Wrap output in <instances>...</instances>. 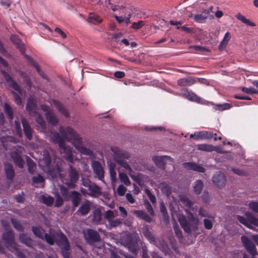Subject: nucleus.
Listing matches in <instances>:
<instances>
[{"label": "nucleus", "instance_id": "obj_1", "mask_svg": "<svg viewBox=\"0 0 258 258\" xmlns=\"http://www.w3.org/2000/svg\"><path fill=\"white\" fill-rule=\"evenodd\" d=\"M111 150L113 153V157L114 161L117 162L121 167L125 168L129 172L130 176L137 182L140 185H142L141 181L139 178H142V175L140 174L138 177L133 174L132 169L126 161L124 159H127L130 157V155L128 153L123 151L117 147H112L111 148Z\"/></svg>", "mask_w": 258, "mask_h": 258}, {"label": "nucleus", "instance_id": "obj_2", "mask_svg": "<svg viewBox=\"0 0 258 258\" xmlns=\"http://www.w3.org/2000/svg\"><path fill=\"white\" fill-rule=\"evenodd\" d=\"M61 136L67 140L72 141L75 148L81 154L90 155L91 151L84 147L81 144V139L78 135L70 127H67L63 131L60 130Z\"/></svg>", "mask_w": 258, "mask_h": 258}, {"label": "nucleus", "instance_id": "obj_3", "mask_svg": "<svg viewBox=\"0 0 258 258\" xmlns=\"http://www.w3.org/2000/svg\"><path fill=\"white\" fill-rule=\"evenodd\" d=\"M51 139L53 142H55L59 143V146L60 147V152H61L62 157L66 158L67 160L73 162L74 160V154L72 152L70 148L62 142L61 139L58 135L52 138Z\"/></svg>", "mask_w": 258, "mask_h": 258}, {"label": "nucleus", "instance_id": "obj_4", "mask_svg": "<svg viewBox=\"0 0 258 258\" xmlns=\"http://www.w3.org/2000/svg\"><path fill=\"white\" fill-rule=\"evenodd\" d=\"M178 221L182 227L187 233L190 232L191 229L194 228L198 223V220L194 217L192 214L189 216L188 222L186 221L185 217L182 215H179Z\"/></svg>", "mask_w": 258, "mask_h": 258}, {"label": "nucleus", "instance_id": "obj_5", "mask_svg": "<svg viewBox=\"0 0 258 258\" xmlns=\"http://www.w3.org/2000/svg\"><path fill=\"white\" fill-rule=\"evenodd\" d=\"M27 109L31 114H34L36 119V121L42 127L45 126V122L40 116V115L36 111L35 102L33 100H29L27 104Z\"/></svg>", "mask_w": 258, "mask_h": 258}, {"label": "nucleus", "instance_id": "obj_6", "mask_svg": "<svg viewBox=\"0 0 258 258\" xmlns=\"http://www.w3.org/2000/svg\"><path fill=\"white\" fill-rule=\"evenodd\" d=\"M245 216L247 218L246 219L241 216H237V219L241 223L250 229L253 228L251 224L258 226V219L253 216L248 212L245 213Z\"/></svg>", "mask_w": 258, "mask_h": 258}, {"label": "nucleus", "instance_id": "obj_7", "mask_svg": "<svg viewBox=\"0 0 258 258\" xmlns=\"http://www.w3.org/2000/svg\"><path fill=\"white\" fill-rule=\"evenodd\" d=\"M241 239L244 246L247 250L253 256V258H257L258 255L256 252L255 245L250 241L248 238L245 236H242Z\"/></svg>", "mask_w": 258, "mask_h": 258}, {"label": "nucleus", "instance_id": "obj_8", "mask_svg": "<svg viewBox=\"0 0 258 258\" xmlns=\"http://www.w3.org/2000/svg\"><path fill=\"white\" fill-rule=\"evenodd\" d=\"M33 233L37 236L43 238L45 237L46 241L50 244L54 243V236L47 234H45L44 230L41 227H36L33 228Z\"/></svg>", "mask_w": 258, "mask_h": 258}, {"label": "nucleus", "instance_id": "obj_9", "mask_svg": "<svg viewBox=\"0 0 258 258\" xmlns=\"http://www.w3.org/2000/svg\"><path fill=\"white\" fill-rule=\"evenodd\" d=\"M213 133L208 131L196 132L190 135V138L196 140L210 139L213 137Z\"/></svg>", "mask_w": 258, "mask_h": 258}, {"label": "nucleus", "instance_id": "obj_10", "mask_svg": "<svg viewBox=\"0 0 258 258\" xmlns=\"http://www.w3.org/2000/svg\"><path fill=\"white\" fill-rule=\"evenodd\" d=\"M131 13L127 9H123L122 13L119 16L114 15L116 20L119 23H125L128 24L130 23Z\"/></svg>", "mask_w": 258, "mask_h": 258}, {"label": "nucleus", "instance_id": "obj_11", "mask_svg": "<svg viewBox=\"0 0 258 258\" xmlns=\"http://www.w3.org/2000/svg\"><path fill=\"white\" fill-rule=\"evenodd\" d=\"M3 238L6 242V246L16 250V244L14 241L13 235L11 231H8L3 235Z\"/></svg>", "mask_w": 258, "mask_h": 258}, {"label": "nucleus", "instance_id": "obj_12", "mask_svg": "<svg viewBox=\"0 0 258 258\" xmlns=\"http://www.w3.org/2000/svg\"><path fill=\"white\" fill-rule=\"evenodd\" d=\"M181 94L185 98L188 99L189 100L201 103L202 104L206 103V101L205 100H202L193 92L189 91L188 90H183L182 91Z\"/></svg>", "mask_w": 258, "mask_h": 258}, {"label": "nucleus", "instance_id": "obj_13", "mask_svg": "<svg viewBox=\"0 0 258 258\" xmlns=\"http://www.w3.org/2000/svg\"><path fill=\"white\" fill-rule=\"evenodd\" d=\"M213 183L218 187H221L225 185L226 178L223 173L219 172L213 177Z\"/></svg>", "mask_w": 258, "mask_h": 258}, {"label": "nucleus", "instance_id": "obj_14", "mask_svg": "<svg viewBox=\"0 0 258 258\" xmlns=\"http://www.w3.org/2000/svg\"><path fill=\"white\" fill-rule=\"evenodd\" d=\"M117 215L116 211L108 210L106 212L104 217L106 218L111 226H116L118 225L120 222L118 220L113 221L112 219Z\"/></svg>", "mask_w": 258, "mask_h": 258}, {"label": "nucleus", "instance_id": "obj_15", "mask_svg": "<svg viewBox=\"0 0 258 258\" xmlns=\"http://www.w3.org/2000/svg\"><path fill=\"white\" fill-rule=\"evenodd\" d=\"M92 166L98 178L102 180L104 177V171L100 163L97 161H93Z\"/></svg>", "mask_w": 258, "mask_h": 258}, {"label": "nucleus", "instance_id": "obj_16", "mask_svg": "<svg viewBox=\"0 0 258 258\" xmlns=\"http://www.w3.org/2000/svg\"><path fill=\"white\" fill-rule=\"evenodd\" d=\"M41 107L44 111H47L45 113V116L47 121L52 124H56L57 122V120L54 113L52 111L49 110L47 106L46 105H42Z\"/></svg>", "mask_w": 258, "mask_h": 258}, {"label": "nucleus", "instance_id": "obj_17", "mask_svg": "<svg viewBox=\"0 0 258 258\" xmlns=\"http://www.w3.org/2000/svg\"><path fill=\"white\" fill-rule=\"evenodd\" d=\"M152 160L155 164L159 166H162L167 161L172 162V158L168 156H155L153 157Z\"/></svg>", "mask_w": 258, "mask_h": 258}, {"label": "nucleus", "instance_id": "obj_18", "mask_svg": "<svg viewBox=\"0 0 258 258\" xmlns=\"http://www.w3.org/2000/svg\"><path fill=\"white\" fill-rule=\"evenodd\" d=\"M58 236L59 238L60 241L58 242V244L59 245L63 246V251L62 253L64 258H67L68 254L67 253H65L64 250L67 251L69 249V245L67 240L66 237L62 234H60L58 235Z\"/></svg>", "mask_w": 258, "mask_h": 258}, {"label": "nucleus", "instance_id": "obj_19", "mask_svg": "<svg viewBox=\"0 0 258 258\" xmlns=\"http://www.w3.org/2000/svg\"><path fill=\"white\" fill-rule=\"evenodd\" d=\"M183 167L187 170H192L199 172H204L205 171L204 168L192 162H186L183 164Z\"/></svg>", "mask_w": 258, "mask_h": 258}, {"label": "nucleus", "instance_id": "obj_20", "mask_svg": "<svg viewBox=\"0 0 258 258\" xmlns=\"http://www.w3.org/2000/svg\"><path fill=\"white\" fill-rule=\"evenodd\" d=\"M70 179L69 181H66L65 183L69 187L73 186L79 178L77 172L75 170L71 169L70 173Z\"/></svg>", "mask_w": 258, "mask_h": 258}, {"label": "nucleus", "instance_id": "obj_21", "mask_svg": "<svg viewBox=\"0 0 258 258\" xmlns=\"http://www.w3.org/2000/svg\"><path fill=\"white\" fill-rule=\"evenodd\" d=\"M197 149L199 150L204 151L207 152H211L216 151L217 152H220L219 148L214 147L211 145L208 144H200L197 145Z\"/></svg>", "mask_w": 258, "mask_h": 258}, {"label": "nucleus", "instance_id": "obj_22", "mask_svg": "<svg viewBox=\"0 0 258 258\" xmlns=\"http://www.w3.org/2000/svg\"><path fill=\"white\" fill-rule=\"evenodd\" d=\"M108 165L109 168L110 175V177H111V179L112 181V184L113 185V187H114V184H115V180H116V170H115V164H114L113 163H111V162L110 163L108 162Z\"/></svg>", "mask_w": 258, "mask_h": 258}, {"label": "nucleus", "instance_id": "obj_23", "mask_svg": "<svg viewBox=\"0 0 258 258\" xmlns=\"http://www.w3.org/2000/svg\"><path fill=\"white\" fill-rule=\"evenodd\" d=\"M88 21L93 24H99L101 23L102 19L97 14L90 13L88 16Z\"/></svg>", "mask_w": 258, "mask_h": 258}, {"label": "nucleus", "instance_id": "obj_24", "mask_svg": "<svg viewBox=\"0 0 258 258\" xmlns=\"http://www.w3.org/2000/svg\"><path fill=\"white\" fill-rule=\"evenodd\" d=\"M84 235L86 238H89L94 241L98 240L99 238V236L98 233L91 229L87 230L86 231H85Z\"/></svg>", "mask_w": 258, "mask_h": 258}, {"label": "nucleus", "instance_id": "obj_25", "mask_svg": "<svg viewBox=\"0 0 258 258\" xmlns=\"http://www.w3.org/2000/svg\"><path fill=\"white\" fill-rule=\"evenodd\" d=\"M22 123L26 136L29 140H30L32 137V130L29 125L27 121L24 119L22 120Z\"/></svg>", "mask_w": 258, "mask_h": 258}, {"label": "nucleus", "instance_id": "obj_26", "mask_svg": "<svg viewBox=\"0 0 258 258\" xmlns=\"http://www.w3.org/2000/svg\"><path fill=\"white\" fill-rule=\"evenodd\" d=\"M91 203L88 201L85 202L80 208L79 211L82 215L87 214L90 210Z\"/></svg>", "mask_w": 258, "mask_h": 258}, {"label": "nucleus", "instance_id": "obj_27", "mask_svg": "<svg viewBox=\"0 0 258 258\" xmlns=\"http://www.w3.org/2000/svg\"><path fill=\"white\" fill-rule=\"evenodd\" d=\"M12 158L13 159L15 163L20 168L23 167L24 162L22 160L21 156L17 153H12L11 155Z\"/></svg>", "mask_w": 258, "mask_h": 258}, {"label": "nucleus", "instance_id": "obj_28", "mask_svg": "<svg viewBox=\"0 0 258 258\" xmlns=\"http://www.w3.org/2000/svg\"><path fill=\"white\" fill-rule=\"evenodd\" d=\"M177 83L181 86H190L195 83V81L190 78H182L178 80Z\"/></svg>", "mask_w": 258, "mask_h": 258}, {"label": "nucleus", "instance_id": "obj_29", "mask_svg": "<svg viewBox=\"0 0 258 258\" xmlns=\"http://www.w3.org/2000/svg\"><path fill=\"white\" fill-rule=\"evenodd\" d=\"M231 38V36L229 32H227L225 33V36L222 41L219 45V48L220 49H224Z\"/></svg>", "mask_w": 258, "mask_h": 258}, {"label": "nucleus", "instance_id": "obj_30", "mask_svg": "<svg viewBox=\"0 0 258 258\" xmlns=\"http://www.w3.org/2000/svg\"><path fill=\"white\" fill-rule=\"evenodd\" d=\"M44 178L40 175L33 177V184L36 186H43Z\"/></svg>", "mask_w": 258, "mask_h": 258}, {"label": "nucleus", "instance_id": "obj_31", "mask_svg": "<svg viewBox=\"0 0 258 258\" xmlns=\"http://www.w3.org/2000/svg\"><path fill=\"white\" fill-rule=\"evenodd\" d=\"M236 17L237 19L239 20L242 21L243 23H245L246 25L251 26H255V24L251 22L249 19H246L245 17H244L243 15H241L240 14H238Z\"/></svg>", "mask_w": 258, "mask_h": 258}, {"label": "nucleus", "instance_id": "obj_32", "mask_svg": "<svg viewBox=\"0 0 258 258\" xmlns=\"http://www.w3.org/2000/svg\"><path fill=\"white\" fill-rule=\"evenodd\" d=\"M118 175L119 178L121 182L123 183L126 186L131 184L130 179L126 174L119 172Z\"/></svg>", "mask_w": 258, "mask_h": 258}, {"label": "nucleus", "instance_id": "obj_33", "mask_svg": "<svg viewBox=\"0 0 258 258\" xmlns=\"http://www.w3.org/2000/svg\"><path fill=\"white\" fill-rule=\"evenodd\" d=\"M179 203L181 205H182L185 206L186 207L189 209L191 208V205L192 203L186 197L183 196H180Z\"/></svg>", "mask_w": 258, "mask_h": 258}, {"label": "nucleus", "instance_id": "obj_34", "mask_svg": "<svg viewBox=\"0 0 258 258\" xmlns=\"http://www.w3.org/2000/svg\"><path fill=\"white\" fill-rule=\"evenodd\" d=\"M203 187V184L200 180L196 181L194 185V191L197 195L201 193Z\"/></svg>", "mask_w": 258, "mask_h": 258}, {"label": "nucleus", "instance_id": "obj_35", "mask_svg": "<svg viewBox=\"0 0 258 258\" xmlns=\"http://www.w3.org/2000/svg\"><path fill=\"white\" fill-rule=\"evenodd\" d=\"M5 170L7 177L11 179L14 175V170L11 164H5Z\"/></svg>", "mask_w": 258, "mask_h": 258}, {"label": "nucleus", "instance_id": "obj_36", "mask_svg": "<svg viewBox=\"0 0 258 258\" xmlns=\"http://www.w3.org/2000/svg\"><path fill=\"white\" fill-rule=\"evenodd\" d=\"M159 188L161 189L163 193H165L167 196H168L171 192L170 187L165 183H161L159 185Z\"/></svg>", "mask_w": 258, "mask_h": 258}, {"label": "nucleus", "instance_id": "obj_37", "mask_svg": "<svg viewBox=\"0 0 258 258\" xmlns=\"http://www.w3.org/2000/svg\"><path fill=\"white\" fill-rule=\"evenodd\" d=\"M88 189L90 191V194L94 196L100 192V188L93 183L89 186Z\"/></svg>", "mask_w": 258, "mask_h": 258}, {"label": "nucleus", "instance_id": "obj_38", "mask_svg": "<svg viewBox=\"0 0 258 258\" xmlns=\"http://www.w3.org/2000/svg\"><path fill=\"white\" fill-rule=\"evenodd\" d=\"M11 38V40L18 45L20 50L22 52H24V47L23 44H21V41L15 36H12Z\"/></svg>", "mask_w": 258, "mask_h": 258}, {"label": "nucleus", "instance_id": "obj_39", "mask_svg": "<svg viewBox=\"0 0 258 258\" xmlns=\"http://www.w3.org/2000/svg\"><path fill=\"white\" fill-rule=\"evenodd\" d=\"M41 200L43 203L48 206L51 205L53 202V198L49 196H42Z\"/></svg>", "mask_w": 258, "mask_h": 258}, {"label": "nucleus", "instance_id": "obj_40", "mask_svg": "<svg viewBox=\"0 0 258 258\" xmlns=\"http://www.w3.org/2000/svg\"><path fill=\"white\" fill-rule=\"evenodd\" d=\"M208 18L207 15H203L202 14H198L194 16V20L198 23L204 22Z\"/></svg>", "mask_w": 258, "mask_h": 258}, {"label": "nucleus", "instance_id": "obj_41", "mask_svg": "<svg viewBox=\"0 0 258 258\" xmlns=\"http://www.w3.org/2000/svg\"><path fill=\"white\" fill-rule=\"evenodd\" d=\"M5 77L6 80L8 82H10L11 85H12V86L13 87V88L15 90H16L18 92L20 91V88H19V86L15 82H14V81H13L12 80L11 78L9 75H5Z\"/></svg>", "mask_w": 258, "mask_h": 258}, {"label": "nucleus", "instance_id": "obj_42", "mask_svg": "<svg viewBox=\"0 0 258 258\" xmlns=\"http://www.w3.org/2000/svg\"><path fill=\"white\" fill-rule=\"evenodd\" d=\"M72 202L75 206H77L78 205L80 199L79 197V194L78 192L74 191L72 193Z\"/></svg>", "mask_w": 258, "mask_h": 258}, {"label": "nucleus", "instance_id": "obj_43", "mask_svg": "<svg viewBox=\"0 0 258 258\" xmlns=\"http://www.w3.org/2000/svg\"><path fill=\"white\" fill-rule=\"evenodd\" d=\"M230 108V105L228 103H224L223 104H218L215 105L214 108L216 110H224L226 109H229Z\"/></svg>", "mask_w": 258, "mask_h": 258}, {"label": "nucleus", "instance_id": "obj_44", "mask_svg": "<svg viewBox=\"0 0 258 258\" xmlns=\"http://www.w3.org/2000/svg\"><path fill=\"white\" fill-rule=\"evenodd\" d=\"M101 219V211L99 209L95 210L94 212V220L98 222Z\"/></svg>", "mask_w": 258, "mask_h": 258}, {"label": "nucleus", "instance_id": "obj_45", "mask_svg": "<svg viewBox=\"0 0 258 258\" xmlns=\"http://www.w3.org/2000/svg\"><path fill=\"white\" fill-rule=\"evenodd\" d=\"M20 239L22 242L28 245H29L31 243L30 238L24 234H21L20 235Z\"/></svg>", "mask_w": 258, "mask_h": 258}, {"label": "nucleus", "instance_id": "obj_46", "mask_svg": "<svg viewBox=\"0 0 258 258\" xmlns=\"http://www.w3.org/2000/svg\"><path fill=\"white\" fill-rule=\"evenodd\" d=\"M53 102L54 104L61 112L62 113H63L66 116H68L67 112L62 107H61L59 102L56 100H54Z\"/></svg>", "mask_w": 258, "mask_h": 258}, {"label": "nucleus", "instance_id": "obj_47", "mask_svg": "<svg viewBox=\"0 0 258 258\" xmlns=\"http://www.w3.org/2000/svg\"><path fill=\"white\" fill-rule=\"evenodd\" d=\"M126 191V188L122 184L119 185L117 188V193L120 196H124Z\"/></svg>", "mask_w": 258, "mask_h": 258}, {"label": "nucleus", "instance_id": "obj_48", "mask_svg": "<svg viewBox=\"0 0 258 258\" xmlns=\"http://www.w3.org/2000/svg\"><path fill=\"white\" fill-rule=\"evenodd\" d=\"M145 25L144 21H139L137 22H134L132 24V28L134 29H139Z\"/></svg>", "mask_w": 258, "mask_h": 258}, {"label": "nucleus", "instance_id": "obj_49", "mask_svg": "<svg viewBox=\"0 0 258 258\" xmlns=\"http://www.w3.org/2000/svg\"><path fill=\"white\" fill-rule=\"evenodd\" d=\"M241 90L243 92L247 94H255L257 93V91L253 88H247L246 87H243L242 88Z\"/></svg>", "mask_w": 258, "mask_h": 258}, {"label": "nucleus", "instance_id": "obj_50", "mask_svg": "<svg viewBox=\"0 0 258 258\" xmlns=\"http://www.w3.org/2000/svg\"><path fill=\"white\" fill-rule=\"evenodd\" d=\"M249 208L254 212L258 213V203L251 202L248 205Z\"/></svg>", "mask_w": 258, "mask_h": 258}, {"label": "nucleus", "instance_id": "obj_51", "mask_svg": "<svg viewBox=\"0 0 258 258\" xmlns=\"http://www.w3.org/2000/svg\"><path fill=\"white\" fill-rule=\"evenodd\" d=\"M5 110L7 112L10 119H12L13 118L12 116V111L11 110V107L7 104H6L5 105Z\"/></svg>", "mask_w": 258, "mask_h": 258}, {"label": "nucleus", "instance_id": "obj_52", "mask_svg": "<svg viewBox=\"0 0 258 258\" xmlns=\"http://www.w3.org/2000/svg\"><path fill=\"white\" fill-rule=\"evenodd\" d=\"M15 128H16V132L17 135L19 137H21L22 136V132L21 131V126L19 123H18L17 121H15Z\"/></svg>", "mask_w": 258, "mask_h": 258}, {"label": "nucleus", "instance_id": "obj_53", "mask_svg": "<svg viewBox=\"0 0 258 258\" xmlns=\"http://www.w3.org/2000/svg\"><path fill=\"white\" fill-rule=\"evenodd\" d=\"M204 225L206 228L208 229H211L212 228V222L208 219L204 220Z\"/></svg>", "mask_w": 258, "mask_h": 258}, {"label": "nucleus", "instance_id": "obj_54", "mask_svg": "<svg viewBox=\"0 0 258 258\" xmlns=\"http://www.w3.org/2000/svg\"><path fill=\"white\" fill-rule=\"evenodd\" d=\"M55 31L56 32H57V33H58L62 38H66V37H67L66 34L59 28H58V27L55 28Z\"/></svg>", "mask_w": 258, "mask_h": 258}, {"label": "nucleus", "instance_id": "obj_55", "mask_svg": "<svg viewBox=\"0 0 258 258\" xmlns=\"http://www.w3.org/2000/svg\"><path fill=\"white\" fill-rule=\"evenodd\" d=\"M146 193L147 195L148 196L150 201L153 203H154L156 202V198L155 197L152 195L151 192L149 190L146 189Z\"/></svg>", "mask_w": 258, "mask_h": 258}, {"label": "nucleus", "instance_id": "obj_56", "mask_svg": "<svg viewBox=\"0 0 258 258\" xmlns=\"http://www.w3.org/2000/svg\"><path fill=\"white\" fill-rule=\"evenodd\" d=\"M11 4V1L10 0H0V4L2 6L9 7Z\"/></svg>", "mask_w": 258, "mask_h": 258}, {"label": "nucleus", "instance_id": "obj_57", "mask_svg": "<svg viewBox=\"0 0 258 258\" xmlns=\"http://www.w3.org/2000/svg\"><path fill=\"white\" fill-rule=\"evenodd\" d=\"M126 199L127 200V201L131 204H133L135 203V200H134V198H133V196L132 195V194H130V193H127L126 195Z\"/></svg>", "mask_w": 258, "mask_h": 258}, {"label": "nucleus", "instance_id": "obj_58", "mask_svg": "<svg viewBox=\"0 0 258 258\" xmlns=\"http://www.w3.org/2000/svg\"><path fill=\"white\" fill-rule=\"evenodd\" d=\"M133 213L136 215L138 217L141 218L142 219L143 217L144 216V214L145 213H144V212L142 211H137V210H135V211H134L133 212Z\"/></svg>", "mask_w": 258, "mask_h": 258}, {"label": "nucleus", "instance_id": "obj_59", "mask_svg": "<svg viewBox=\"0 0 258 258\" xmlns=\"http://www.w3.org/2000/svg\"><path fill=\"white\" fill-rule=\"evenodd\" d=\"M28 165L30 172H32L34 169V163L31 160H28Z\"/></svg>", "mask_w": 258, "mask_h": 258}, {"label": "nucleus", "instance_id": "obj_60", "mask_svg": "<svg viewBox=\"0 0 258 258\" xmlns=\"http://www.w3.org/2000/svg\"><path fill=\"white\" fill-rule=\"evenodd\" d=\"M124 73L121 71L116 72L114 73V76L117 78H122L124 76Z\"/></svg>", "mask_w": 258, "mask_h": 258}, {"label": "nucleus", "instance_id": "obj_61", "mask_svg": "<svg viewBox=\"0 0 258 258\" xmlns=\"http://www.w3.org/2000/svg\"><path fill=\"white\" fill-rule=\"evenodd\" d=\"M62 203V199L58 196L56 200V202L55 203V205L56 207H59L61 205Z\"/></svg>", "mask_w": 258, "mask_h": 258}, {"label": "nucleus", "instance_id": "obj_62", "mask_svg": "<svg viewBox=\"0 0 258 258\" xmlns=\"http://www.w3.org/2000/svg\"><path fill=\"white\" fill-rule=\"evenodd\" d=\"M232 171L234 173L238 175H243L244 174V173L243 171H242L238 169L233 168L232 169Z\"/></svg>", "mask_w": 258, "mask_h": 258}, {"label": "nucleus", "instance_id": "obj_63", "mask_svg": "<svg viewBox=\"0 0 258 258\" xmlns=\"http://www.w3.org/2000/svg\"><path fill=\"white\" fill-rule=\"evenodd\" d=\"M174 229L177 236L178 237H180L181 236V232L180 230L178 228V227L177 226H174Z\"/></svg>", "mask_w": 258, "mask_h": 258}, {"label": "nucleus", "instance_id": "obj_64", "mask_svg": "<svg viewBox=\"0 0 258 258\" xmlns=\"http://www.w3.org/2000/svg\"><path fill=\"white\" fill-rule=\"evenodd\" d=\"M83 185L86 187H88V188H89V186L91 185V184L92 183H91L90 182V181L88 180V179H86V180H83Z\"/></svg>", "mask_w": 258, "mask_h": 258}]
</instances>
